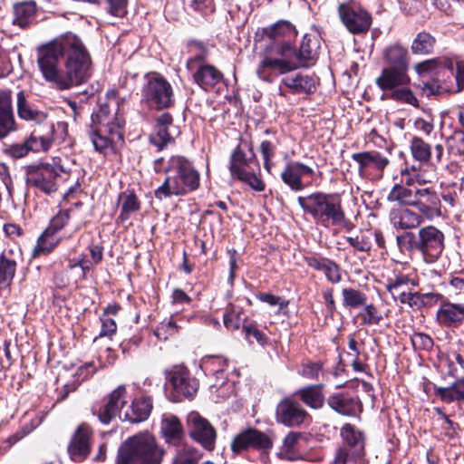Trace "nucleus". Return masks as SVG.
I'll list each match as a JSON object with an SVG mask.
<instances>
[{
	"mask_svg": "<svg viewBox=\"0 0 464 464\" xmlns=\"http://www.w3.org/2000/svg\"><path fill=\"white\" fill-rule=\"evenodd\" d=\"M37 63L45 81L60 90L79 85L91 76V57L81 39L72 33L41 46Z\"/></svg>",
	"mask_w": 464,
	"mask_h": 464,
	"instance_id": "1",
	"label": "nucleus"
},
{
	"mask_svg": "<svg viewBox=\"0 0 464 464\" xmlns=\"http://www.w3.org/2000/svg\"><path fill=\"white\" fill-rule=\"evenodd\" d=\"M316 57L317 40L308 35L303 37L298 52L289 43H276L266 49L256 73L260 80L272 82L280 74L308 66Z\"/></svg>",
	"mask_w": 464,
	"mask_h": 464,
	"instance_id": "2",
	"label": "nucleus"
},
{
	"mask_svg": "<svg viewBox=\"0 0 464 464\" xmlns=\"http://www.w3.org/2000/svg\"><path fill=\"white\" fill-rule=\"evenodd\" d=\"M166 450L151 432L145 430L128 437L119 447L116 464H161Z\"/></svg>",
	"mask_w": 464,
	"mask_h": 464,
	"instance_id": "3",
	"label": "nucleus"
},
{
	"mask_svg": "<svg viewBox=\"0 0 464 464\" xmlns=\"http://www.w3.org/2000/svg\"><path fill=\"white\" fill-rule=\"evenodd\" d=\"M166 173L164 182L155 190V197L160 200L172 196H184L199 186V173L182 156L169 159Z\"/></svg>",
	"mask_w": 464,
	"mask_h": 464,
	"instance_id": "4",
	"label": "nucleus"
},
{
	"mask_svg": "<svg viewBox=\"0 0 464 464\" xmlns=\"http://www.w3.org/2000/svg\"><path fill=\"white\" fill-rule=\"evenodd\" d=\"M297 201L304 212L324 227L341 226L346 221L341 198L337 195L316 192L298 197Z\"/></svg>",
	"mask_w": 464,
	"mask_h": 464,
	"instance_id": "5",
	"label": "nucleus"
},
{
	"mask_svg": "<svg viewBox=\"0 0 464 464\" xmlns=\"http://www.w3.org/2000/svg\"><path fill=\"white\" fill-rule=\"evenodd\" d=\"M121 125L122 120L112 114L107 104L101 105L92 115L90 139L94 149L106 154L113 143L122 139Z\"/></svg>",
	"mask_w": 464,
	"mask_h": 464,
	"instance_id": "6",
	"label": "nucleus"
},
{
	"mask_svg": "<svg viewBox=\"0 0 464 464\" xmlns=\"http://www.w3.org/2000/svg\"><path fill=\"white\" fill-rule=\"evenodd\" d=\"M68 170L62 163L61 158H53L52 162L28 166L26 183L41 191L51 194L57 190V179Z\"/></svg>",
	"mask_w": 464,
	"mask_h": 464,
	"instance_id": "7",
	"label": "nucleus"
},
{
	"mask_svg": "<svg viewBox=\"0 0 464 464\" xmlns=\"http://www.w3.org/2000/svg\"><path fill=\"white\" fill-rule=\"evenodd\" d=\"M142 96L150 106L158 109L168 108L174 102L170 83L156 72L147 75V82L142 88Z\"/></svg>",
	"mask_w": 464,
	"mask_h": 464,
	"instance_id": "8",
	"label": "nucleus"
},
{
	"mask_svg": "<svg viewBox=\"0 0 464 464\" xmlns=\"http://www.w3.org/2000/svg\"><path fill=\"white\" fill-rule=\"evenodd\" d=\"M416 248L420 251L427 263L436 262L445 248L444 233L434 226H426L418 232Z\"/></svg>",
	"mask_w": 464,
	"mask_h": 464,
	"instance_id": "9",
	"label": "nucleus"
},
{
	"mask_svg": "<svg viewBox=\"0 0 464 464\" xmlns=\"http://www.w3.org/2000/svg\"><path fill=\"white\" fill-rule=\"evenodd\" d=\"M338 12L343 24L352 34H362L370 29L372 16L357 3L341 4Z\"/></svg>",
	"mask_w": 464,
	"mask_h": 464,
	"instance_id": "10",
	"label": "nucleus"
},
{
	"mask_svg": "<svg viewBox=\"0 0 464 464\" xmlns=\"http://www.w3.org/2000/svg\"><path fill=\"white\" fill-rule=\"evenodd\" d=\"M186 421L189 437L206 450H212L217 432L211 423L197 411L189 412Z\"/></svg>",
	"mask_w": 464,
	"mask_h": 464,
	"instance_id": "11",
	"label": "nucleus"
},
{
	"mask_svg": "<svg viewBox=\"0 0 464 464\" xmlns=\"http://www.w3.org/2000/svg\"><path fill=\"white\" fill-rule=\"evenodd\" d=\"M273 442L271 439L262 431L256 429H246L235 436L231 442V450L234 453H239L242 450L250 448L258 450H266L271 449Z\"/></svg>",
	"mask_w": 464,
	"mask_h": 464,
	"instance_id": "12",
	"label": "nucleus"
},
{
	"mask_svg": "<svg viewBox=\"0 0 464 464\" xmlns=\"http://www.w3.org/2000/svg\"><path fill=\"white\" fill-rule=\"evenodd\" d=\"M276 420L285 426L296 427L308 421L310 416L298 402L286 398L277 404Z\"/></svg>",
	"mask_w": 464,
	"mask_h": 464,
	"instance_id": "13",
	"label": "nucleus"
},
{
	"mask_svg": "<svg viewBox=\"0 0 464 464\" xmlns=\"http://www.w3.org/2000/svg\"><path fill=\"white\" fill-rule=\"evenodd\" d=\"M412 207L429 220L441 215L440 199L433 189L418 187Z\"/></svg>",
	"mask_w": 464,
	"mask_h": 464,
	"instance_id": "14",
	"label": "nucleus"
},
{
	"mask_svg": "<svg viewBox=\"0 0 464 464\" xmlns=\"http://www.w3.org/2000/svg\"><path fill=\"white\" fill-rule=\"evenodd\" d=\"M92 430L88 424L82 423L76 429L68 446L70 457L74 461H82L91 452Z\"/></svg>",
	"mask_w": 464,
	"mask_h": 464,
	"instance_id": "15",
	"label": "nucleus"
},
{
	"mask_svg": "<svg viewBox=\"0 0 464 464\" xmlns=\"http://www.w3.org/2000/svg\"><path fill=\"white\" fill-rule=\"evenodd\" d=\"M341 436L344 441L342 448H346L352 459L359 460L360 464H365L364 456V436L363 433L354 426L347 423L341 429Z\"/></svg>",
	"mask_w": 464,
	"mask_h": 464,
	"instance_id": "16",
	"label": "nucleus"
},
{
	"mask_svg": "<svg viewBox=\"0 0 464 464\" xmlns=\"http://www.w3.org/2000/svg\"><path fill=\"white\" fill-rule=\"evenodd\" d=\"M126 388L124 385L118 386L109 396L107 403L100 411L98 417L101 422L108 424L116 416L120 418L124 414L126 409Z\"/></svg>",
	"mask_w": 464,
	"mask_h": 464,
	"instance_id": "17",
	"label": "nucleus"
},
{
	"mask_svg": "<svg viewBox=\"0 0 464 464\" xmlns=\"http://www.w3.org/2000/svg\"><path fill=\"white\" fill-rule=\"evenodd\" d=\"M169 382L178 399L181 396L192 398L198 388L196 379L191 377L189 372L184 368L174 369L170 372Z\"/></svg>",
	"mask_w": 464,
	"mask_h": 464,
	"instance_id": "18",
	"label": "nucleus"
},
{
	"mask_svg": "<svg viewBox=\"0 0 464 464\" xmlns=\"http://www.w3.org/2000/svg\"><path fill=\"white\" fill-rule=\"evenodd\" d=\"M352 159L358 164V172L362 178L367 177L371 169L382 173L390 162L388 158L375 150L353 153Z\"/></svg>",
	"mask_w": 464,
	"mask_h": 464,
	"instance_id": "19",
	"label": "nucleus"
},
{
	"mask_svg": "<svg viewBox=\"0 0 464 464\" xmlns=\"http://www.w3.org/2000/svg\"><path fill=\"white\" fill-rule=\"evenodd\" d=\"M17 130L12 106V92L0 90V140Z\"/></svg>",
	"mask_w": 464,
	"mask_h": 464,
	"instance_id": "20",
	"label": "nucleus"
},
{
	"mask_svg": "<svg viewBox=\"0 0 464 464\" xmlns=\"http://www.w3.org/2000/svg\"><path fill=\"white\" fill-rule=\"evenodd\" d=\"M410 82L406 69L387 67L382 69L381 75L376 79V84L382 91L391 92L401 86Z\"/></svg>",
	"mask_w": 464,
	"mask_h": 464,
	"instance_id": "21",
	"label": "nucleus"
},
{
	"mask_svg": "<svg viewBox=\"0 0 464 464\" xmlns=\"http://www.w3.org/2000/svg\"><path fill=\"white\" fill-rule=\"evenodd\" d=\"M411 155L415 160L422 163L432 161L436 165L440 162L444 151L443 146L437 144L434 147L435 155L431 156V148L429 143L425 142L421 138L414 136L410 144Z\"/></svg>",
	"mask_w": 464,
	"mask_h": 464,
	"instance_id": "22",
	"label": "nucleus"
},
{
	"mask_svg": "<svg viewBox=\"0 0 464 464\" xmlns=\"http://www.w3.org/2000/svg\"><path fill=\"white\" fill-rule=\"evenodd\" d=\"M418 186L412 178H407L405 183L395 184L387 195V201L398 206L412 207Z\"/></svg>",
	"mask_w": 464,
	"mask_h": 464,
	"instance_id": "23",
	"label": "nucleus"
},
{
	"mask_svg": "<svg viewBox=\"0 0 464 464\" xmlns=\"http://www.w3.org/2000/svg\"><path fill=\"white\" fill-rule=\"evenodd\" d=\"M160 435L167 444L179 445L184 438V428L180 420L175 415H163L160 421Z\"/></svg>",
	"mask_w": 464,
	"mask_h": 464,
	"instance_id": "24",
	"label": "nucleus"
},
{
	"mask_svg": "<svg viewBox=\"0 0 464 464\" xmlns=\"http://www.w3.org/2000/svg\"><path fill=\"white\" fill-rule=\"evenodd\" d=\"M313 169L297 161L288 163L281 173V179L291 189L295 191L302 190L304 186L302 178L306 175H312Z\"/></svg>",
	"mask_w": 464,
	"mask_h": 464,
	"instance_id": "25",
	"label": "nucleus"
},
{
	"mask_svg": "<svg viewBox=\"0 0 464 464\" xmlns=\"http://www.w3.org/2000/svg\"><path fill=\"white\" fill-rule=\"evenodd\" d=\"M20 259L21 253L19 250L7 249L0 255V286L7 287L11 285Z\"/></svg>",
	"mask_w": 464,
	"mask_h": 464,
	"instance_id": "26",
	"label": "nucleus"
},
{
	"mask_svg": "<svg viewBox=\"0 0 464 464\" xmlns=\"http://www.w3.org/2000/svg\"><path fill=\"white\" fill-rule=\"evenodd\" d=\"M423 217L409 208H393L390 212V221L396 229H412L419 227Z\"/></svg>",
	"mask_w": 464,
	"mask_h": 464,
	"instance_id": "27",
	"label": "nucleus"
},
{
	"mask_svg": "<svg viewBox=\"0 0 464 464\" xmlns=\"http://www.w3.org/2000/svg\"><path fill=\"white\" fill-rule=\"evenodd\" d=\"M152 410V401L150 397L136 399L126 407L124 414L120 415L122 420L130 422H140L148 419Z\"/></svg>",
	"mask_w": 464,
	"mask_h": 464,
	"instance_id": "28",
	"label": "nucleus"
},
{
	"mask_svg": "<svg viewBox=\"0 0 464 464\" xmlns=\"http://www.w3.org/2000/svg\"><path fill=\"white\" fill-rule=\"evenodd\" d=\"M194 82L203 89L213 87L223 79V74L211 64H198L191 71Z\"/></svg>",
	"mask_w": 464,
	"mask_h": 464,
	"instance_id": "29",
	"label": "nucleus"
},
{
	"mask_svg": "<svg viewBox=\"0 0 464 464\" xmlns=\"http://www.w3.org/2000/svg\"><path fill=\"white\" fill-rule=\"evenodd\" d=\"M328 405L339 414L353 416L361 411V402L357 398L336 393L327 400Z\"/></svg>",
	"mask_w": 464,
	"mask_h": 464,
	"instance_id": "30",
	"label": "nucleus"
},
{
	"mask_svg": "<svg viewBox=\"0 0 464 464\" xmlns=\"http://www.w3.org/2000/svg\"><path fill=\"white\" fill-rule=\"evenodd\" d=\"M464 318V305L444 303L437 312L438 322L445 326H455Z\"/></svg>",
	"mask_w": 464,
	"mask_h": 464,
	"instance_id": "31",
	"label": "nucleus"
},
{
	"mask_svg": "<svg viewBox=\"0 0 464 464\" xmlns=\"http://www.w3.org/2000/svg\"><path fill=\"white\" fill-rule=\"evenodd\" d=\"M434 394L443 402L464 401V376L448 387H434Z\"/></svg>",
	"mask_w": 464,
	"mask_h": 464,
	"instance_id": "32",
	"label": "nucleus"
},
{
	"mask_svg": "<svg viewBox=\"0 0 464 464\" xmlns=\"http://www.w3.org/2000/svg\"><path fill=\"white\" fill-rule=\"evenodd\" d=\"M281 82L294 93H311L315 90V80L312 76L301 73L286 76Z\"/></svg>",
	"mask_w": 464,
	"mask_h": 464,
	"instance_id": "33",
	"label": "nucleus"
},
{
	"mask_svg": "<svg viewBox=\"0 0 464 464\" xmlns=\"http://www.w3.org/2000/svg\"><path fill=\"white\" fill-rule=\"evenodd\" d=\"M118 204L121 207V213L118 219L125 222L130 216L140 209V201L133 191L126 190L118 197Z\"/></svg>",
	"mask_w": 464,
	"mask_h": 464,
	"instance_id": "34",
	"label": "nucleus"
},
{
	"mask_svg": "<svg viewBox=\"0 0 464 464\" xmlns=\"http://www.w3.org/2000/svg\"><path fill=\"white\" fill-rule=\"evenodd\" d=\"M383 58L390 64V67L408 70L409 53L405 47L401 44H393L383 51Z\"/></svg>",
	"mask_w": 464,
	"mask_h": 464,
	"instance_id": "35",
	"label": "nucleus"
},
{
	"mask_svg": "<svg viewBox=\"0 0 464 464\" xmlns=\"http://www.w3.org/2000/svg\"><path fill=\"white\" fill-rule=\"evenodd\" d=\"M255 155L246 158L245 152L240 146H237L230 157L229 170L234 179L243 175L246 171H250L251 164L255 161Z\"/></svg>",
	"mask_w": 464,
	"mask_h": 464,
	"instance_id": "36",
	"label": "nucleus"
},
{
	"mask_svg": "<svg viewBox=\"0 0 464 464\" xmlns=\"http://www.w3.org/2000/svg\"><path fill=\"white\" fill-rule=\"evenodd\" d=\"M16 109L20 119L24 121H42L45 118L44 112L34 109L27 102L24 91H20L16 95Z\"/></svg>",
	"mask_w": 464,
	"mask_h": 464,
	"instance_id": "37",
	"label": "nucleus"
},
{
	"mask_svg": "<svg viewBox=\"0 0 464 464\" xmlns=\"http://www.w3.org/2000/svg\"><path fill=\"white\" fill-rule=\"evenodd\" d=\"M416 72L420 75H426L430 72H436L440 69H450L453 70V63L450 59L446 57H438L434 59H430L419 63L415 65Z\"/></svg>",
	"mask_w": 464,
	"mask_h": 464,
	"instance_id": "38",
	"label": "nucleus"
},
{
	"mask_svg": "<svg viewBox=\"0 0 464 464\" xmlns=\"http://www.w3.org/2000/svg\"><path fill=\"white\" fill-rule=\"evenodd\" d=\"M14 24L25 27L34 19L36 6L34 2L18 3L14 5Z\"/></svg>",
	"mask_w": 464,
	"mask_h": 464,
	"instance_id": "39",
	"label": "nucleus"
},
{
	"mask_svg": "<svg viewBox=\"0 0 464 464\" xmlns=\"http://www.w3.org/2000/svg\"><path fill=\"white\" fill-rule=\"evenodd\" d=\"M294 26L287 21H279L262 29V37L276 41L280 37L295 35Z\"/></svg>",
	"mask_w": 464,
	"mask_h": 464,
	"instance_id": "40",
	"label": "nucleus"
},
{
	"mask_svg": "<svg viewBox=\"0 0 464 464\" xmlns=\"http://www.w3.org/2000/svg\"><path fill=\"white\" fill-rule=\"evenodd\" d=\"M301 400L312 409H320L324 397L320 386H307L298 391Z\"/></svg>",
	"mask_w": 464,
	"mask_h": 464,
	"instance_id": "41",
	"label": "nucleus"
},
{
	"mask_svg": "<svg viewBox=\"0 0 464 464\" xmlns=\"http://www.w3.org/2000/svg\"><path fill=\"white\" fill-rule=\"evenodd\" d=\"M436 39L425 31L419 33L413 39L411 49L415 54H429L432 53Z\"/></svg>",
	"mask_w": 464,
	"mask_h": 464,
	"instance_id": "42",
	"label": "nucleus"
},
{
	"mask_svg": "<svg viewBox=\"0 0 464 464\" xmlns=\"http://www.w3.org/2000/svg\"><path fill=\"white\" fill-rule=\"evenodd\" d=\"M59 243V239L47 230H44L39 237L37 244L33 250V256H38L40 255H46L50 253Z\"/></svg>",
	"mask_w": 464,
	"mask_h": 464,
	"instance_id": "43",
	"label": "nucleus"
},
{
	"mask_svg": "<svg viewBox=\"0 0 464 464\" xmlns=\"http://www.w3.org/2000/svg\"><path fill=\"white\" fill-rule=\"evenodd\" d=\"M200 453L192 446L182 445L176 452L172 464H198Z\"/></svg>",
	"mask_w": 464,
	"mask_h": 464,
	"instance_id": "44",
	"label": "nucleus"
},
{
	"mask_svg": "<svg viewBox=\"0 0 464 464\" xmlns=\"http://www.w3.org/2000/svg\"><path fill=\"white\" fill-rule=\"evenodd\" d=\"M342 295L343 305L351 308L362 306L367 300L365 294L354 288H343Z\"/></svg>",
	"mask_w": 464,
	"mask_h": 464,
	"instance_id": "45",
	"label": "nucleus"
},
{
	"mask_svg": "<svg viewBox=\"0 0 464 464\" xmlns=\"http://www.w3.org/2000/svg\"><path fill=\"white\" fill-rule=\"evenodd\" d=\"M189 51L192 53L191 57L187 61V69L188 71L194 70L198 64H205L204 61L208 56L206 48L200 43H192L189 45Z\"/></svg>",
	"mask_w": 464,
	"mask_h": 464,
	"instance_id": "46",
	"label": "nucleus"
},
{
	"mask_svg": "<svg viewBox=\"0 0 464 464\" xmlns=\"http://www.w3.org/2000/svg\"><path fill=\"white\" fill-rule=\"evenodd\" d=\"M410 285L414 286L415 283L408 276L400 275L396 276L394 279H390L385 286L392 296H394L395 292L401 293L411 289Z\"/></svg>",
	"mask_w": 464,
	"mask_h": 464,
	"instance_id": "47",
	"label": "nucleus"
},
{
	"mask_svg": "<svg viewBox=\"0 0 464 464\" xmlns=\"http://www.w3.org/2000/svg\"><path fill=\"white\" fill-rule=\"evenodd\" d=\"M388 97L400 102L407 103L414 107H419V101L414 93L409 88L401 86L392 91Z\"/></svg>",
	"mask_w": 464,
	"mask_h": 464,
	"instance_id": "48",
	"label": "nucleus"
},
{
	"mask_svg": "<svg viewBox=\"0 0 464 464\" xmlns=\"http://www.w3.org/2000/svg\"><path fill=\"white\" fill-rule=\"evenodd\" d=\"M26 145L28 147L29 152H39V151H47L53 143L52 139L44 136H36L34 133H32L26 140Z\"/></svg>",
	"mask_w": 464,
	"mask_h": 464,
	"instance_id": "49",
	"label": "nucleus"
},
{
	"mask_svg": "<svg viewBox=\"0 0 464 464\" xmlns=\"http://www.w3.org/2000/svg\"><path fill=\"white\" fill-rule=\"evenodd\" d=\"M392 298L416 309H419L423 304L421 295L417 292H411V289L401 293L395 292V295Z\"/></svg>",
	"mask_w": 464,
	"mask_h": 464,
	"instance_id": "50",
	"label": "nucleus"
},
{
	"mask_svg": "<svg viewBox=\"0 0 464 464\" xmlns=\"http://www.w3.org/2000/svg\"><path fill=\"white\" fill-rule=\"evenodd\" d=\"M237 179L246 184L250 188L257 192L264 191L266 188V184L260 175L253 170L245 172L243 175L237 177Z\"/></svg>",
	"mask_w": 464,
	"mask_h": 464,
	"instance_id": "51",
	"label": "nucleus"
},
{
	"mask_svg": "<svg viewBox=\"0 0 464 464\" xmlns=\"http://www.w3.org/2000/svg\"><path fill=\"white\" fill-rule=\"evenodd\" d=\"M156 128V132L150 135V140L152 144L158 147L159 150H162L168 143L172 140V137L169 128Z\"/></svg>",
	"mask_w": 464,
	"mask_h": 464,
	"instance_id": "52",
	"label": "nucleus"
},
{
	"mask_svg": "<svg viewBox=\"0 0 464 464\" xmlns=\"http://www.w3.org/2000/svg\"><path fill=\"white\" fill-rule=\"evenodd\" d=\"M300 438V433L298 432H290L288 433L284 441L283 446L280 450V455L284 458L292 459H293V453L295 449V445Z\"/></svg>",
	"mask_w": 464,
	"mask_h": 464,
	"instance_id": "53",
	"label": "nucleus"
},
{
	"mask_svg": "<svg viewBox=\"0 0 464 464\" xmlns=\"http://www.w3.org/2000/svg\"><path fill=\"white\" fill-rule=\"evenodd\" d=\"M275 145L268 140H264L260 144V151L264 160V168L267 172H271L273 167L272 159L275 156Z\"/></svg>",
	"mask_w": 464,
	"mask_h": 464,
	"instance_id": "54",
	"label": "nucleus"
},
{
	"mask_svg": "<svg viewBox=\"0 0 464 464\" xmlns=\"http://www.w3.org/2000/svg\"><path fill=\"white\" fill-rule=\"evenodd\" d=\"M361 315L366 324H378L382 320L381 313L373 304L365 305Z\"/></svg>",
	"mask_w": 464,
	"mask_h": 464,
	"instance_id": "55",
	"label": "nucleus"
},
{
	"mask_svg": "<svg viewBox=\"0 0 464 464\" xmlns=\"http://www.w3.org/2000/svg\"><path fill=\"white\" fill-rule=\"evenodd\" d=\"M69 220V213L67 211H60L56 216H54L45 229L53 234H56L60 229H62Z\"/></svg>",
	"mask_w": 464,
	"mask_h": 464,
	"instance_id": "56",
	"label": "nucleus"
},
{
	"mask_svg": "<svg viewBox=\"0 0 464 464\" xmlns=\"http://www.w3.org/2000/svg\"><path fill=\"white\" fill-rule=\"evenodd\" d=\"M323 272L324 273L326 278L334 284L340 282L342 279L341 269L339 266L330 259L324 266Z\"/></svg>",
	"mask_w": 464,
	"mask_h": 464,
	"instance_id": "57",
	"label": "nucleus"
},
{
	"mask_svg": "<svg viewBox=\"0 0 464 464\" xmlns=\"http://www.w3.org/2000/svg\"><path fill=\"white\" fill-rule=\"evenodd\" d=\"M411 343L415 349L420 350H428L431 348L433 344L432 339L423 333L413 334Z\"/></svg>",
	"mask_w": 464,
	"mask_h": 464,
	"instance_id": "58",
	"label": "nucleus"
},
{
	"mask_svg": "<svg viewBox=\"0 0 464 464\" xmlns=\"http://www.w3.org/2000/svg\"><path fill=\"white\" fill-rule=\"evenodd\" d=\"M225 326L229 330H237L240 327L241 318L238 312L230 308L223 317Z\"/></svg>",
	"mask_w": 464,
	"mask_h": 464,
	"instance_id": "59",
	"label": "nucleus"
},
{
	"mask_svg": "<svg viewBox=\"0 0 464 464\" xmlns=\"http://www.w3.org/2000/svg\"><path fill=\"white\" fill-rule=\"evenodd\" d=\"M5 153L14 159H21L29 153L25 140L22 143L9 145L5 149Z\"/></svg>",
	"mask_w": 464,
	"mask_h": 464,
	"instance_id": "60",
	"label": "nucleus"
},
{
	"mask_svg": "<svg viewBox=\"0 0 464 464\" xmlns=\"http://www.w3.org/2000/svg\"><path fill=\"white\" fill-rule=\"evenodd\" d=\"M243 332L249 342H252L251 337H253L261 345H264L266 343V335L254 324H244Z\"/></svg>",
	"mask_w": 464,
	"mask_h": 464,
	"instance_id": "61",
	"label": "nucleus"
},
{
	"mask_svg": "<svg viewBox=\"0 0 464 464\" xmlns=\"http://www.w3.org/2000/svg\"><path fill=\"white\" fill-rule=\"evenodd\" d=\"M346 240L355 250L367 252L371 249V243L364 236L347 237Z\"/></svg>",
	"mask_w": 464,
	"mask_h": 464,
	"instance_id": "62",
	"label": "nucleus"
},
{
	"mask_svg": "<svg viewBox=\"0 0 464 464\" xmlns=\"http://www.w3.org/2000/svg\"><path fill=\"white\" fill-rule=\"evenodd\" d=\"M102 321V329L100 332V336H111L113 334H115L117 325L114 321V319L111 318L110 316H106V314H102L101 317Z\"/></svg>",
	"mask_w": 464,
	"mask_h": 464,
	"instance_id": "63",
	"label": "nucleus"
},
{
	"mask_svg": "<svg viewBox=\"0 0 464 464\" xmlns=\"http://www.w3.org/2000/svg\"><path fill=\"white\" fill-rule=\"evenodd\" d=\"M110 12L113 15L122 16L126 13L128 0H107Z\"/></svg>",
	"mask_w": 464,
	"mask_h": 464,
	"instance_id": "64",
	"label": "nucleus"
}]
</instances>
